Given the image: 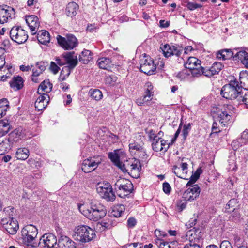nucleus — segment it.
<instances>
[{
    "label": "nucleus",
    "instance_id": "obj_52",
    "mask_svg": "<svg viewBox=\"0 0 248 248\" xmlns=\"http://www.w3.org/2000/svg\"><path fill=\"white\" fill-rule=\"evenodd\" d=\"M181 168L183 171L182 174L180 176L177 175V176L185 179H187L185 177L186 174L187 173V164L186 163H182L181 165Z\"/></svg>",
    "mask_w": 248,
    "mask_h": 248
},
{
    "label": "nucleus",
    "instance_id": "obj_3",
    "mask_svg": "<svg viewBox=\"0 0 248 248\" xmlns=\"http://www.w3.org/2000/svg\"><path fill=\"white\" fill-rule=\"evenodd\" d=\"M94 230L88 226H78L75 229L73 238L75 240L81 243L90 241L95 236Z\"/></svg>",
    "mask_w": 248,
    "mask_h": 248
},
{
    "label": "nucleus",
    "instance_id": "obj_58",
    "mask_svg": "<svg viewBox=\"0 0 248 248\" xmlns=\"http://www.w3.org/2000/svg\"><path fill=\"white\" fill-rule=\"evenodd\" d=\"M47 65V62H40L36 63V67L41 72L46 69V66Z\"/></svg>",
    "mask_w": 248,
    "mask_h": 248
},
{
    "label": "nucleus",
    "instance_id": "obj_34",
    "mask_svg": "<svg viewBox=\"0 0 248 248\" xmlns=\"http://www.w3.org/2000/svg\"><path fill=\"white\" fill-rule=\"evenodd\" d=\"M6 139L13 145L21 139V133L19 130L15 129L11 132L8 135V138Z\"/></svg>",
    "mask_w": 248,
    "mask_h": 248
},
{
    "label": "nucleus",
    "instance_id": "obj_28",
    "mask_svg": "<svg viewBox=\"0 0 248 248\" xmlns=\"http://www.w3.org/2000/svg\"><path fill=\"white\" fill-rule=\"evenodd\" d=\"M37 38L40 43L44 45H46L50 40V34L46 30H41L38 31Z\"/></svg>",
    "mask_w": 248,
    "mask_h": 248
},
{
    "label": "nucleus",
    "instance_id": "obj_23",
    "mask_svg": "<svg viewBox=\"0 0 248 248\" xmlns=\"http://www.w3.org/2000/svg\"><path fill=\"white\" fill-rule=\"evenodd\" d=\"M62 56L65 59L66 63L70 68H74L78 64L77 56L74 55L73 52H67L62 54Z\"/></svg>",
    "mask_w": 248,
    "mask_h": 248
},
{
    "label": "nucleus",
    "instance_id": "obj_53",
    "mask_svg": "<svg viewBox=\"0 0 248 248\" xmlns=\"http://www.w3.org/2000/svg\"><path fill=\"white\" fill-rule=\"evenodd\" d=\"M49 69L54 74H56L60 70V67L56 63L51 62H50Z\"/></svg>",
    "mask_w": 248,
    "mask_h": 248
},
{
    "label": "nucleus",
    "instance_id": "obj_39",
    "mask_svg": "<svg viewBox=\"0 0 248 248\" xmlns=\"http://www.w3.org/2000/svg\"><path fill=\"white\" fill-rule=\"evenodd\" d=\"M97 63L100 68L106 70L109 69L112 65L111 60L108 58L105 57L99 59Z\"/></svg>",
    "mask_w": 248,
    "mask_h": 248
},
{
    "label": "nucleus",
    "instance_id": "obj_17",
    "mask_svg": "<svg viewBox=\"0 0 248 248\" xmlns=\"http://www.w3.org/2000/svg\"><path fill=\"white\" fill-rule=\"evenodd\" d=\"M25 20L32 35L35 34L40 26V22L37 16L29 15L25 16Z\"/></svg>",
    "mask_w": 248,
    "mask_h": 248
},
{
    "label": "nucleus",
    "instance_id": "obj_14",
    "mask_svg": "<svg viewBox=\"0 0 248 248\" xmlns=\"http://www.w3.org/2000/svg\"><path fill=\"white\" fill-rule=\"evenodd\" d=\"M201 189L198 185H193L185 191L183 198L186 201H192L197 198L200 195Z\"/></svg>",
    "mask_w": 248,
    "mask_h": 248
},
{
    "label": "nucleus",
    "instance_id": "obj_47",
    "mask_svg": "<svg viewBox=\"0 0 248 248\" xmlns=\"http://www.w3.org/2000/svg\"><path fill=\"white\" fill-rule=\"evenodd\" d=\"M210 67L212 70V72L215 75L220 72L223 67V65L221 62H214Z\"/></svg>",
    "mask_w": 248,
    "mask_h": 248
},
{
    "label": "nucleus",
    "instance_id": "obj_19",
    "mask_svg": "<svg viewBox=\"0 0 248 248\" xmlns=\"http://www.w3.org/2000/svg\"><path fill=\"white\" fill-rule=\"evenodd\" d=\"M123 155L124 153L121 150H115L113 152L109 153L108 157L115 165L121 169L124 163L120 161V157Z\"/></svg>",
    "mask_w": 248,
    "mask_h": 248
},
{
    "label": "nucleus",
    "instance_id": "obj_64",
    "mask_svg": "<svg viewBox=\"0 0 248 248\" xmlns=\"http://www.w3.org/2000/svg\"><path fill=\"white\" fill-rule=\"evenodd\" d=\"M184 248H201V247L196 243H189L185 246Z\"/></svg>",
    "mask_w": 248,
    "mask_h": 248
},
{
    "label": "nucleus",
    "instance_id": "obj_15",
    "mask_svg": "<svg viewBox=\"0 0 248 248\" xmlns=\"http://www.w3.org/2000/svg\"><path fill=\"white\" fill-rule=\"evenodd\" d=\"M146 85L147 89L144 92L143 97L136 100V103L139 106L148 104V103L152 100L154 95L152 92L153 87L151 83L147 82Z\"/></svg>",
    "mask_w": 248,
    "mask_h": 248
},
{
    "label": "nucleus",
    "instance_id": "obj_25",
    "mask_svg": "<svg viewBox=\"0 0 248 248\" xmlns=\"http://www.w3.org/2000/svg\"><path fill=\"white\" fill-rule=\"evenodd\" d=\"M248 142V131L246 130L244 131L241 135V137L236 140H233L232 145L236 148L239 146H242L246 144Z\"/></svg>",
    "mask_w": 248,
    "mask_h": 248
},
{
    "label": "nucleus",
    "instance_id": "obj_30",
    "mask_svg": "<svg viewBox=\"0 0 248 248\" xmlns=\"http://www.w3.org/2000/svg\"><path fill=\"white\" fill-rule=\"evenodd\" d=\"M200 233L198 230L193 229L188 230L186 235V239L189 240V243L197 242L201 237L199 235Z\"/></svg>",
    "mask_w": 248,
    "mask_h": 248
},
{
    "label": "nucleus",
    "instance_id": "obj_60",
    "mask_svg": "<svg viewBox=\"0 0 248 248\" xmlns=\"http://www.w3.org/2000/svg\"><path fill=\"white\" fill-rule=\"evenodd\" d=\"M171 190L170 185L167 182L163 184V190L166 194H170Z\"/></svg>",
    "mask_w": 248,
    "mask_h": 248
},
{
    "label": "nucleus",
    "instance_id": "obj_55",
    "mask_svg": "<svg viewBox=\"0 0 248 248\" xmlns=\"http://www.w3.org/2000/svg\"><path fill=\"white\" fill-rule=\"evenodd\" d=\"M202 75L207 77H210L214 75L211 67H202Z\"/></svg>",
    "mask_w": 248,
    "mask_h": 248
},
{
    "label": "nucleus",
    "instance_id": "obj_56",
    "mask_svg": "<svg viewBox=\"0 0 248 248\" xmlns=\"http://www.w3.org/2000/svg\"><path fill=\"white\" fill-rule=\"evenodd\" d=\"M8 107L9 102L7 99L3 98L0 100V108L2 109H6V111Z\"/></svg>",
    "mask_w": 248,
    "mask_h": 248
},
{
    "label": "nucleus",
    "instance_id": "obj_10",
    "mask_svg": "<svg viewBox=\"0 0 248 248\" xmlns=\"http://www.w3.org/2000/svg\"><path fill=\"white\" fill-rule=\"evenodd\" d=\"M10 35L13 41L19 44L25 42L28 38L26 31L16 26L13 27L11 29Z\"/></svg>",
    "mask_w": 248,
    "mask_h": 248
},
{
    "label": "nucleus",
    "instance_id": "obj_29",
    "mask_svg": "<svg viewBox=\"0 0 248 248\" xmlns=\"http://www.w3.org/2000/svg\"><path fill=\"white\" fill-rule=\"evenodd\" d=\"M201 64V61L200 60L194 57H190L184 64V66L186 68L190 70L195 67H200Z\"/></svg>",
    "mask_w": 248,
    "mask_h": 248
},
{
    "label": "nucleus",
    "instance_id": "obj_51",
    "mask_svg": "<svg viewBox=\"0 0 248 248\" xmlns=\"http://www.w3.org/2000/svg\"><path fill=\"white\" fill-rule=\"evenodd\" d=\"M186 7L189 10H194L202 7V5L193 2H187Z\"/></svg>",
    "mask_w": 248,
    "mask_h": 248
},
{
    "label": "nucleus",
    "instance_id": "obj_35",
    "mask_svg": "<svg viewBox=\"0 0 248 248\" xmlns=\"http://www.w3.org/2000/svg\"><path fill=\"white\" fill-rule=\"evenodd\" d=\"M78 9V5L75 2L69 3L66 7V12L67 16L73 17L77 13Z\"/></svg>",
    "mask_w": 248,
    "mask_h": 248
},
{
    "label": "nucleus",
    "instance_id": "obj_63",
    "mask_svg": "<svg viewBox=\"0 0 248 248\" xmlns=\"http://www.w3.org/2000/svg\"><path fill=\"white\" fill-rule=\"evenodd\" d=\"M220 248H233L228 241H223L220 245Z\"/></svg>",
    "mask_w": 248,
    "mask_h": 248
},
{
    "label": "nucleus",
    "instance_id": "obj_49",
    "mask_svg": "<svg viewBox=\"0 0 248 248\" xmlns=\"http://www.w3.org/2000/svg\"><path fill=\"white\" fill-rule=\"evenodd\" d=\"M190 74H191L194 77H199L202 75V67L200 65V67H195L194 69L189 70Z\"/></svg>",
    "mask_w": 248,
    "mask_h": 248
},
{
    "label": "nucleus",
    "instance_id": "obj_12",
    "mask_svg": "<svg viewBox=\"0 0 248 248\" xmlns=\"http://www.w3.org/2000/svg\"><path fill=\"white\" fill-rule=\"evenodd\" d=\"M15 14L13 8L6 5L0 6V23L4 24L12 19Z\"/></svg>",
    "mask_w": 248,
    "mask_h": 248
},
{
    "label": "nucleus",
    "instance_id": "obj_6",
    "mask_svg": "<svg viewBox=\"0 0 248 248\" xmlns=\"http://www.w3.org/2000/svg\"><path fill=\"white\" fill-rule=\"evenodd\" d=\"M233 107L231 105H224L221 108H219L217 112V120L219 122L222 126H227L232 119Z\"/></svg>",
    "mask_w": 248,
    "mask_h": 248
},
{
    "label": "nucleus",
    "instance_id": "obj_62",
    "mask_svg": "<svg viewBox=\"0 0 248 248\" xmlns=\"http://www.w3.org/2000/svg\"><path fill=\"white\" fill-rule=\"evenodd\" d=\"M144 55V56L142 58H140V66H142V64H147L148 61H149V59H151L149 57H146L145 54Z\"/></svg>",
    "mask_w": 248,
    "mask_h": 248
},
{
    "label": "nucleus",
    "instance_id": "obj_18",
    "mask_svg": "<svg viewBox=\"0 0 248 248\" xmlns=\"http://www.w3.org/2000/svg\"><path fill=\"white\" fill-rule=\"evenodd\" d=\"M2 223L4 229L10 234H16L18 229V224L17 221L13 218L10 219L7 221V219H2Z\"/></svg>",
    "mask_w": 248,
    "mask_h": 248
},
{
    "label": "nucleus",
    "instance_id": "obj_20",
    "mask_svg": "<svg viewBox=\"0 0 248 248\" xmlns=\"http://www.w3.org/2000/svg\"><path fill=\"white\" fill-rule=\"evenodd\" d=\"M130 152L135 155H137L139 157L144 158L147 156L146 152L143 147L137 142L131 143L129 145Z\"/></svg>",
    "mask_w": 248,
    "mask_h": 248
},
{
    "label": "nucleus",
    "instance_id": "obj_61",
    "mask_svg": "<svg viewBox=\"0 0 248 248\" xmlns=\"http://www.w3.org/2000/svg\"><path fill=\"white\" fill-rule=\"evenodd\" d=\"M137 223V221L135 218L134 217H130L127 220V226L128 228L134 227Z\"/></svg>",
    "mask_w": 248,
    "mask_h": 248
},
{
    "label": "nucleus",
    "instance_id": "obj_42",
    "mask_svg": "<svg viewBox=\"0 0 248 248\" xmlns=\"http://www.w3.org/2000/svg\"><path fill=\"white\" fill-rule=\"evenodd\" d=\"M161 138L155 137L152 140L153 149L155 152L163 151V147H161Z\"/></svg>",
    "mask_w": 248,
    "mask_h": 248
},
{
    "label": "nucleus",
    "instance_id": "obj_40",
    "mask_svg": "<svg viewBox=\"0 0 248 248\" xmlns=\"http://www.w3.org/2000/svg\"><path fill=\"white\" fill-rule=\"evenodd\" d=\"M13 145L6 139L0 143V155H4L9 151Z\"/></svg>",
    "mask_w": 248,
    "mask_h": 248
},
{
    "label": "nucleus",
    "instance_id": "obj_57",
    "mask_svg": "<svg viewBox=\"0 0 248 248\" xmlns=\"http://www.w3.org/2000/svg\"><path fill=\"white\" fill-rule=\"evenodd\" d=\"M199 177H198L197 174L195 173L193 174L190 178L189 181L186 184V186H190L193 185V184L196 182V181L199 179Z\"/></svg>",
    "mask_w": 248,
    "mask_h": 248
},
{
    "label": "nucleus",
    "instance_id": "obj_38",
    "mask_svg": "<svg viewBox=\"0 0 248 248\" xmlns=\"http://www.w3.org/2000/svg\"><path fill=\"white\" fill-rule=\"evenodd\" d=\"M29 150L26 148H19L17 149L16 156L18 160H25L28 158L29 155Z\"/></svg>",
    "mask_w": 248,
    "mask_h": 248
},
{
    "label": "nucleus",
    "instance_id": "obj_7",
    "mask_svg": "<svg viewBox=\"0 0 248 248\" xmlns=\"http://www.w3.org/2000/svg\"><path fill=\"white\" fill-rule=\"evenodd\" d=\"M96 191L100 197L107 201L112 202L115 199V195L113 191L112 186L109 183H98L96 186Z\"/></svg>",
    "mask_w": 248,
    "mask_h": 248
},
{
    "label": "nucleus",
    "instance_id": "obj_59",
    "mask_svg": "<svg viewBox=\"0 0 248 248\" xmlns=\"http://www.w3.org/2000/svg\"><path fill=\"white\" fill-rule=\"evenodd\" d=\"M56 63L60 66H63L66 64L65 59L62 56V55L60 57H56L55 59Z\"/></svg>",
    "mask_w": 248,
    "mask_h": 248
},
{
    "label": "nucleus",
    "instance_id": "obj_24",
    "mask_svg": "<svg viewBox=\"0 0 248 248\" xmlns=\"http://www.w3.org/2000/svg\"><path fill=\"white\" fill-rule=\"evenodd\" d=\"M49 102V99L44 95H40L35 102L36 110L41 111L47 106Z\"/></svg>",
    "mask_w": 248,
    "mask_h": 248
},
{
    "label": "nucleus",
    "instance_id": "obj_11",
    "mask_svg": "<svg viewBox=\"0 0 248 248\" xmlns=\"http://www.w3.org/2000/svg\"><path fill=\"white\" fill-rule=\"evenodd\" d=\"M100 157H93L85 159L82 164L81 169L85 173H89L94 170L101 163Z\"/></svg>",
    "mask_w": 248,
    "mask_h": 248
},
{
    "label": "nucleus",
    "instance_id": "obj_8",
    "mask_svg": "<svg viewBox=\"0 0 248 248\" xmlns=\"http://www.w3.org/2000/svg\"><path fill=\"white\" fill-rule=\"evenodd\" d=\"M21 239L22 243L27 245H31L33 240L36 237L38 231L37 228L32 225H28L21 230Z\"/></svg>",
    "mask_w": 248,
    "mask_h": 248
},
{
    "label": "nucleus",
    "instance_id": "obj_1",
    "mask_svg": "<svg viewBox=\"0 0 248 248\" xmlns=\"http://www.w3.org/2000/svg\"><path fill=\"white\" fill-rule=\"evenodd\" d=\"M80 212L91 220L97 221L103 217L106 214L104 206L97 201H92L90 207L82 204L78 205Z\"/></svg>",
    "mask_w": 248,
    "mask_h": 248
},
{
    "label": "nucleus",
    "instance_id": "obj_26",
    "mask_svg": "<svg viewBox=\"0 0 248 248\" xmlns=\"http://www.w3.org/2000/svg\"><path fill=\"white\" fill-rule=\"evenodd\" d=\"M140 71L149 75H152L156 69V66L154 63L153 61L149 59V61L147 64H142V66L140 67Z\"/></svg>",
    "mask_w": 248,
    "mask_h": 248
},
{
    "label": "nucleus",
    "instance_id": "obj_22",
    "mask_svg": "<svg viewBox=\"0 0 248 248\" xmlns=\"http://www.w3.org/2000/svg\"><path fill=\"white\" fill-rule=\"evenodd\" d=\"M52 84L50 82L49 80H45L43 81L39 85L37 93L40 95H44L49 99V97L47 93L51 91Z\"/></svg>",
    "mask_w": 248,
    "mask_h": 248
},
{
    "label": "nucleus",
    "instance_id": "obj_50",
    "mask_svg": "<svg viewBox=\"0 0 248 248\" xmlns=\"http://www.w3.org/2000/svg\"><path fill=\"white\" fill-rule=\"evenodd\" d=\"M190 75V72L189 70L185 68L183 69L181 71L179 72L177 75V77L180 79L181 80L184 79L186 78H187V77Z\"/></svg>",
    "mask_w": 248,
    "mask_h": 248
},
{
    "label": "nucleus",
    "instance_id": "obj_27",
    "mask_svg": "<svg viewBox=\"0 0 248 248\" xmlns=\"http://www.w3.org/2000/svg\"><path fill=\"white\" fill-rule=\"evenodd\" d=\"M217 58L218 60H226L233 57V53L231 49H224L217 52Z\"/></svg>",
    "mask_w": 248,
    "mask_h": 248
},
{
    "label": "nucleus",
    "instance_id": "obj_33",
    "mask_svg": "<svg viewBox=\"0 0 248 248\" xmlns=\"http://www.w3.org/2000/svg\"><path fill=\"white\" fill-rule=\"evenodd\" d=\"M12 76V67L6 65L0 68V80L5 81Z\"/></svg>",
    "mask_w": 248,
    "mask_h": 248
},
{
    "label": "nucleus",
    "instance_id": "obj_9",
    "mask_svg": "<svg viewBox=\"0 0 248 248\" xmlns=\"http://www.w3.org/2000/svg\"><path fill=\"white\" fill-rule=\"evenodd\" d=\"M57 40L59 45L65 50L73 49L78 44L77 38L71 34H68L65 37L58 35Z\"/></svg>",
    "mask_w": 248,
    "mask_h": 248
},
{
    "label": "nucleus",
    "instance_id": "obj_36",
    "mask_svg": "<svg viewBox=\"0 0 248 248\" xmlns=\"http://www.w3.org/2000/svg\"><path fill=\"white\" fill-rule=\"evenodd\" d=\"M125 211V207L123 204H118L114 206L110 213V216L112 217H119L122 216V215Z\"/></svg>",
    "mask_w": 248,
    "mask_h": 248
},
{
    "label": "nucleus",
    "instance_id": "obj_16",
    "mask_svg": "<svg viewBox=\"0 0 248 248\" xmlns=\"http://www.w3.org/2000/svg\"><path fill=\"white\" fill-rule=\"evenodd\" d=\"M163 55L165 57H169L175 55L179 57L182 53V50L174 46H171L168 44H165L160 47Z\"/></svg>",
    "mask_w": 248,
    "mask_h": 248
},
{
    "label": "nucleus",
    "instance_id": "obj_32",
    "mask_svg": "<svg viewBox=\"0 0 248 248\" xmlns=\"http://www.w3.org/2000/svg\"><path fill=\"white\" fill-rule=\"evenodd\" d=\"M92 55L90 50L84 49L79 56V61L83 64H87L92 60Z\"/></svg>",
    "mask_w": 248,
    "mask_h": 248
},
{
    "label": "nucleus",
    "instance_id": "obj_44",
    "mask_svg": "<svg viewBox=\"0 0 248 248\" xmlns=\"http://www.w3.org/2000/svg\"><path fill=\"white\" fill-rule=\"evenodd\" d=\"M248 57V53L245 50H240L234 56L233 59H238L243 63Z\"/></svg>",
    "mask_w": 248,
    "mask_h": 248
},
{
    "label": "nucleus",
    "instance_id": "obj_46",
    "mask_svg": "<svg viewBox=\"0 0 248 248\" xmlns=\"http://www.w3.org/2000/svg\"><path fill=\"white\" fill-rule=\"evenodd\" d=\"M71 69H72V68L68 66L63 67L61 72L60 79L64 80L70 74Z\"/></svg>",
    "mask_w": 248,
    "mask_h": 248
},
{
    "label": "nucleus",
    "instance_id": "obj_37",
    "mask_svg": "<svg viewBox=\"0 0 248 248\" xmlns=\"http://www.w3.org/2000/svg\"><path fill=\"white\" fill-rule=\"evenodd\" d=\"M239 80L241 84L240 88L248 90V72L242 71L240 73Z\"/></svg>",
    "mask_w": 248,
    "mask_h": 248
},
{
    "label": "nucleus",
    "instance_id": "obj_2",
    "mask_svg": "<svg viewBox=\"0 0 248 248\" xmlns=\"http://www.w3.org/2000/svg\"><path fill=\"white\" fill-rule=\"evenodd\" d=\"M221 94L226 99H236L239 102V97L242 95V89L236 80H232L229 84H226L222 87Z\"/></svg>",
    "mask_w": 248,
    "mask_h": 248
},
{
    "label": "nucleus",
    "instance_id": "obj_4",
    "mask_svg": "<svg viewBox=\"0 0 248 248\" xmlns=\"http://www.w3.org/2000/svg\"><path fill=\"white\" fill-rule=\"evenodd\" d=\"M121 170L124 172H127L132 177L138 178L141 170V163L138 159H129L124 163Z\"/></svg>",
    "mask_w": 248,
    "mask_h": 248
},
{
    "label": "nucleus",
    "instance_id": "obj_31",
    "mask_svg": "<svg viewBox=\"0 0 248 248\" xmlns=\"http://www.w3.org/2000/svg\"><path fill=\"white\" fill-rule=\"evenodd\" d=\"M10 87L14 90H18L23 86V80L21 77H15L9 82Z\"/></svg>",
    "mask_w": 248,
    "mask_h": 248
},
{
    "label": "nucleus",
    "instance_id": "obj_54",
    "mask_svg": "<svg viewBox=\"0 0 248 248\" xmlns=\"http://www.w3.org/2000/svg\"><path fill=\"white\" fill-rule=\"evenodd\" d=\"M239 102H243L246 105L248 106V92L243 95V93L242 92V95L239 97Z\"/></svg>",
    "mask_w": 248,
    "mask_h": 248
},
{
    "label": "nucleus",
    "instance_id": "obj_21",
    "mask_svg": "<svg viewBox=\"0 0 248 248\" xmlns=\"http://www.w3.org/2000/svg\"><path fill=\"white\" fill-rule=\"evenodd\" d=\"M74 242L68 237L61 236L57 241V245L55 248H74Z\"/></svg>",
    "mask_w": 248,
    "mask_h": 248
},
{
    "label": "nucleus",
    "instance_id": "obj_43",
    "mask_svg": "<svg viewBox=\"0 0 248 248\" xmlns=\"http://www.w3.org/2000/svg\"><path fill=\"white\" fill-rule=\"evenodd\" d=\"M155 244L159 248H171L169 242L165 241L163 239H160L158 237L155 239Z\"/></svg>",
    "mask_w": 248,
    "mask_h": 248
},
{
    "label": "nucleus",
    "instance_id": "obj_45",
    "mask_svg": "<svg viewBox=\"0 0 248 248\" xmlns=\"http://www.w3.org/2000/svg\"><path fill=\"white\" fill-rule=\"evenodd\" d=\"M89 93L91 97L97 101L100 100L103 97L102 92L98 89H91Z\"/></svg>",
    "mask_w": 248,
    "mask_h": 248
},
{
    "label": "nucleus",
    "instance_id": "obj_41",
    "mask_svg": "<svg viewBox=\"0 0 248 248\" xmlns=\"http://www.w3.org/2000/svg\"><path fill=\"white\" fill-rule=\"evenodd\" d=\"M238 206V201L236 199H231L226 204L225 212L226 213H231L234 211L236 208Z\"/></svg>",
    "mask_w": 248,
    "mask_h": 248
},
{
    "label": "nucleus",
    "instance_id": "obj_13",
    "mask_svg": "<svg viewBox=\"0 0 248 248\" xmlns=\"http://www.w3.org/2000/svg\"><path fill=\"white\" fill-rule=\"evenodd\" d=\"M57 238L53 234H45L40 239L39 245L43 248H55L57 245Z\"/></svg>",
    "mask_w": 248,
    "mask_h": 248
},
{
    "label": "nucleus",
    "instance_id": "obj_48",
    "mask_svg": "<svg viewBox=\"0 0 248 248\" xmlns=\"http://www.w3.org/2000/svg\"><path fill=\"white\" fill-rule=\"evenodd\" d=\"M192 123H186L183 126V129L182 130V134L183 137L186 139L188 135L189 132L191 128Z\"/></svg>",
    "mask_w": 248,
    "mask_h": 248
},
{
    "label": "nucleus",
    "instance_id": "obj_5",
    "mask_svg": "<svg viewBox=\"0 0 248 248\" xmlns=\"http://www.w3.org/2000/svg\"><path fill=\"white\" fill-rule=\"evenodd\" d=\"M115 189L118 196L124 198L132 192L133 186L129 180L120 178L115 184Z\"/></svg>",
    "mask_w": 248,
    "mask_h": 248
}]
</instances>
